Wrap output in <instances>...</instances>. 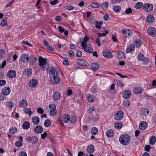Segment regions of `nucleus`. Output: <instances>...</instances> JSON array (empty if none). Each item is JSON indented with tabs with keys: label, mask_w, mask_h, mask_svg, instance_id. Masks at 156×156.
Wrapping results in <instances>:
<instances>
[{
	"label": "nucleus",
	"mask_w": 156,
	"mask_h": 156,
	"mask_svg": "<svg viewBox=\"0 0 156 156\" xmlns=\"http://www.w3.org/2000/svg\"><path fill=\"white\" fill-rule=\"evenodd\" d=\"M131 138L130 136L127 134L121 135L119 138V141L122 144L126 145L130 142Z\"/></svg>",
	"instance_id": "nucleus-1"
},
{
	"label": "nucleus",
	"mask_w": 156,
	"mask_h": 156,
	"mask_svg": "<svg viewBox=\"0 0 156 156\" xmlns=\"http://www.w3.org/2000/svg\"><path fill=\"white\" fill-rule=\"evenodd\" d=\"M47 110L49 112V115L51 116H54L56 115L57 113L56 110V106L55 104H51L49 105L48 108H47Z\"/></svg>",
	"instance_id": "nucleus-2"
},
{
	"label": "nucleus",
	"mask_w": 156,
	"mask_h": 156,
	"mask_svg": "<svg viewBox=\"0 0 156 156\" xmlns=\"http://www.w3.org/2000/svg\"><path fill=\"white\" fill-rule=\"evenodd\" d=\"M39 65L41 66H42V69L44 71L45 70H48V68H45L44 65L45 66H46V64L47 62V59L42 57L41 56L39 58Z\"/></svg>",
	"instance_id": "nucleus-3"
},
{
	"label": "nucleus",
	"mask_w": 156,
	"mask_h": 156,
	"mask_svg": "<svg viewBox=\"0 0 156 156\" xmlns=\"http://www.w3.org/2000/svg\"><path fill=\"white\" fill-rule=\"evenodd\" d=\"M60 79L57 75H54L50 79V82L52 84H57L60 81Z\"/></svg>",
	"instance_id": "nucleus-4"
},
{
	"label": "nucleus",
	"mask_w": 156,
	"mask_h": 156,
	"mask_svg": "<svg viewBox=\"0 0 156 156\" xmlns=\"http://www.w3.org/2000/svg\"><path fill=\"white\" fill-rule=\"evenodd\" d=\"M122 33L124 37H129L132 36V33L131 30L128 29L127 30L125 29H123L122 31Z\"/></svg>",
	"instance_id": "nucleus-5"
},
{
	"label": "nucleus",
	"mask_w": 156,
	"mask_h": 156,
	"mask_svg": "<svg viewBox=\"0 0 156 156\" xmlns=\"http://www.w3.org/2000/svg\"><path fill=\"white\" fill-rule=\"evenodd\" d=\"M123 116V112L122 111H117L114 115V118L115 120H119L121 119Z\"/></svg>",
	"instance_id": "nucleus-6"
},
{
	"label": "nucleus",
	"mask_w": 156,
	"mask_h": 156,
	"mask_svg": "<svg viewBox=\"0 0 156 156\" xmlns=\"http://www.w3.org/2000/svg\"><path fill=\"white\" fill-rule=\"evenodd\" d=\"M153 8V6L152 4L146 3L143 6V9L145 11L148 12L152 11Z\"/></svg>",
	"instance_id": "nucleus-7"
},
{
	"label": "nucleus",
	"mask_w": 156,
	"mask_h": 156,
	"mask_svg": "<svg viewBox=\"0 0 156 156\" xmlns=\"http://www.w3.org/2000/svg\"><path fill=\"white\" fill-rule=\"evenodd\" d=\"M83 49L89 53L93 52V50L91 44L85 45L82 46Z\"/></svg>",
	"instance_id": "nucleus-8"
},
{
	"label": "nucleus",
	"mask_w": 156,
	"mask_h": 156,
	"mask_svg": "<svg viewBox=\"0 0 156 156\" xmlns=\"http://www.w3.org/2000/svg\"><path fill=\"white\" fill-rule=\"evenodd\" d=\"M61 97V94L58 91L54 92L52 95L53 100L54 101H58L60 98Z\"/></svg>",
	"instance_id": "nucleus-9"
},
{
	"label": "nucleus",
	"mask_w": 156,
	"mask_h": 156,
	"mask_svg": "<svg viewBox=\"0 0 156 156\" xmlns=\"http://www.w3.org/2000/svg\"><path fill=\"white\" fill-rule=\"evenodd\" d=\"M147 33L149 35L154 37L156 34V30L155 28L151 27L147 29Z\"/></svg>",
	"instance_id": "nucleus-10"
},
{
	"label": "nucleus",
	"mask_w": 156,
	"mask_h": 156,
	"mask_svg": "<svg viewBox=\"0 0 156 156\" xmlns=\"http://www.w3.org/2000/svg\"><path fill=\"white\" fill-rule=\"evenodd\" d=\"M103 56L106 58H110L112 57V54L108 50H105L103 52Z\"/></svg>",
	"instance_id": "nucleus-11"
},
{
	"label": "nucleus",
	"mask_w": 156,
	"mask_h": 156,
	"mask_svg": "<svg viewBox=\"0 0 156 156\" xmlns=\"http://www.w3.org/2000/svg\"><path fill=\"white\" fill-rule=\"evenodd\" d=\"M38 83L37 81V79H33L31 80L29 83V86L32 88L36 87Z\"/></svg>",
	"instance_id": "nucleus-12"
},
{
	"label": "nucleus",
	"mask_w": 156,
	"mask_h": 156,
	"mask_svg": "<svg viewBox=\"0 0 156 156\" xmlns=\"http://www.w3.org/2000/svg\"><path fill=\"white\" fill-rule=\"evenodd\" d=\"M148 126L147 123L145 121H142L139 125V128L141 130H144Z\"/></svg>",
	"instance_id": "nucleus-13"
},
{
	"label": "nucleus",
	"mask_w": 156,
	"mask_h": 156,
	"mask_svg": "<svg viewBox=\"0 0 156 156\" xmlns=\"http://www.w3.org/2000/svg\"><path fill=\"white\" fill-rule=\"evenodd\" d=\"M2 91L3 94L4 95H7L10 94L11 90L9 87H5L2 89Z\"/></svg>",
	"instance_id": "nucleus-14"
},
{
	"label": "nucleus",
	"mask_w": 156,
	"mask_h": 156,
	"mask_svg": "<svg viewBox=\"0 0 156 156\" xmlns=\"http://www.w3.org/2000/svg\"><path fill=\"white\" fill-rule=\"evenodd\" d=\"M70 119V116L68 114H65L63 115L62 119L64 123L68 122Z\"/></svg>",
	"instance_id": "nucleus-15"
},
{
	"label": "nucleus",
	"mask_w": 156,
	"mask_h": 156,
	"mask_svg": "<svg viewBox=\"0 0 156 156\" xmlns=\"http://www.w3.org/2000/svg\"><path fill=\"white\" fill-rule=\"evenodd\" d=\"M16 73L14 70L9 71L7 73L8 76L10 78H13L16 77Z\"/></svg>",
	"instance_id": "nucleus-16"
},
{
	"label": "nucleus",
	"mask_w": 156,
	"mask_h": 156,
	"mask_svg": "<svg viewBox=\"0 0 156 156\" xmlns=\"http://www.w3.org/2000/svg\"><path fill=\"white\" fill-rule=\"evenodd\" d=\"M19 104L20 107H26L28 105V102L26 100L23 99L20 101Z\"/></svg>",
	"instance_id": "nucleus-17"
},
{
	"label": "nucleus",
	"mask_w": 156,
	"mask_h": 156,
	"mask_svg": "<svg viewBox=\"0 0 156 156\" xmlns=\"http://www.w3.org/2000/svg\"><path fill=\"white\" fill-rule=\"evenodd\" d=\"M135 48V47L134 45L130 44L127 48L126 52L127 53H131L134 51Z\"/></svg>",
	"instance_id": "nucleus-18"
},
{
	"label": "nucleus",
	"mask_w": 156,
	"mask_h": 156,
	"mask_svg": "<svg viewBox=\"0 0 156 156\" xmlns=\"http://www.w3.org/2000/svg\"><path fill=\"white\" fill-rule=\"evenodd\" d=\"M30 57L29 55L27 54L23 53L21 55V60L24 62L26 60L27 62L29 61L30 60Z\"/></svg>",
	"instance_id": "nucleus-19"
},
{
	"label": "nucleus",
	"mask_w": 156,
	"mask_h": 156,
	"mask_svg": "<svg viewBox=\"0 0 156 156\" xmlns=\"http://www.w3.org/2000/svg\"><path fill=\"white\" fill-rule=\"evenodd\" d=\"M27 140L32 143H35L38 141V138L36 136H29L27 138Z\"/></svg>",
	"instance_id": "nucleus-20"
},
{
	"label": "nucleus",
	"mask_w": 156,
	"mask_h": 156,
	"mask_svg": "<svg viewBox=\"0 0 156 156\" xmlns=\"http://www.w3.org/2000/svg\"><path fill=\"white\" fill-rule=\"evenodd\" d=\"M143 89L140 87H135L133 90V91L135 94H139L142 92Z\"/></svg>",
	"instance_id": "nucleus-21"
},
{
	"label": "nucleus",
	"mask_w": 156,
	"mask_h": 156,
	"mask_svg": "<svg viewBox=\"0 0 156 156\" xmlns=\"http://www.w3.org/2000/svg\"><path fill=\"white\" fill-rule=\"evenodd\" d=\"M131 94V92L129 90L124 91L122 93L123 97L124 99L128 98Z\"/></svg>",
	"instance_id": "nucleus-22"
},
{
	"label": "nucleus",
	"mask_w": 156,
	"mask_h": 156,
	"mask_svg": "<svg viewBox=\"0 0 156 156\" xmlns=\"http://www.w3.org/2000/svg\"><path fill=\"white\" fill-rule=\"evenodd\" d=\"M34 132L36 133H41L42 132L43 129L41 126L38 125L36 126L34 128Z\"/></svg>",
	"instance_id": "nucleus-23"
},
{
	"label": "nucleus",
	"mask_w": 156,
	"mask_h": 156,
	"mask_svg": "<svg viewBox=\"0 0 156 156\" xmlns=\"http://www.w3.org/2000/svg\"><path fill=\"white\" fill-rule=\"evenodd\" d=\"M94 147L93 144L89 145L87 147V151L89 153H93L94 151Z\"/></svg>",
	"instance_id": "nucleus-24"
},
{
	"label": "nucleus",
	"mask_w": 156,
	"mask_h": 156,
	"mask_svg": "<svg viewBox=\"0 0 156 156\" xmlns=\"http://www.w3.org/2000/svg\"><path fill=\"white\" fill-rule=\"evenodd\" d=\"M78 64L82 66H87L86 62L84 60L82 59H79L76 60Z\"/></svg>",
	"instance_id": "nucleus-25"
},
{
	"label": "nucleus",
	"mask_w": 156,
	"mask_h": 156,
	"mask_svg": "<svg viewBox=\"0 0 156 156\" xmlns=\"http://www.w3.org/2000/svg\"><path fill=\"white\" fill-rule=\"evenodd\" d=\"M147 20L149 23H152L154 21V17L152 15H149L147 17Z\"/></svg>",
	"instance_id": "nucleus-26"
},
{
	"label": "nucleus",
	"mask_w": 156,
	"mask_h": 156,
	"mask_svg": "<svg viewBox=\"0 0 156 156\" xmlns=\"http://www.w3.org/2000/svg\"><path fill=\"white\" fill-rule=\"evenodd\" d=\"M87 99L90 103H92L95 100V97L91 95L88 94L87 96Z\"/></svg>",
	"instance_id": "nucleus-27"
},
{
	"label": "nucleus",
	"mask_w": 156,
	"mask_h": 156,
	"mask_svg": "<svg viewBox=\"0 0 156 156\" xmlns=\"http://www.w3.org/2000/svg\"><path fill=\"white\" fill-rule=\"evenodd\" d=\"M37 57L34 56H31L30 60L29 62L30 64H34L37 61Z\"/></svg>",
	"instance_id": "nucleus-28"
},
{
	"label": "nucleus",
	"mask_w": 156,
	"mask_h": 156,
	"mask_svg": "<svg viewBox=\"0 0 156 156\" xmlns=\"http://www.w3.org/2000/svg\"><path fill=\"white\" fill-rule=\"evenodd\" d=\"M142 44V42L140 39H137L134 42V44L136 48L140 47Z\"/></svg>",
	"instance_id": "nucleus-29"
},
{
	"label": "nucleus",
	"mask_w": 156,
	"mask_h": 156,
	"mask_svg": "<svg viewBox=\"0 0 156 156\" xmlns=\"http://www.w3.org/2000/svg\"><path fill=\"white\" fill-rule=\"evenodd\" d=\"M30 127V124L28 121L24 122L22 125V127L23 129H28Z\"/></svg>",
	"instance_id": "nucleus-30"
},
{
	"label": "nucleus",
	"mask_w": 156,
	"mask_h": 156,
	"mask_svg": "<svg viewBox=\"0 0 156 156\" xmlns=\"http://www.w3.org/2000/svg\"><path fill=\"white\" fill-rule=\"evenodd\" d=\"M107 136L109 137H112L114 135V132L112 129L108 130L106 133Z\"/></svg>",
	"instance_id": "nucleus-31"
},
{
	"label": "nucleus",
	"mask_w": 156,
	"mask_h": 156,
	"mask_svg": "<svg viewBox=\"0 0 156 156\" xmlns=\"http://www.w3.org/2000/svg\"><path fill=\"white\" fill-rule=\"evenodd\" d=\"M32 121L34 124L37 125L39 122L40 119L38 116H34L32 118Z\"/></svg>",
	"instance_id": "nucleus-32"
},
{
	"label": "nucleus",
	"mask_w": 156,
	"mask_h": 156,
	"mask_svg": "<svg viewBox=\"0 0 156 156\" xmlns=\"http://www.w3.org/2000/svg\"><path fill=\"white\" fill-rule=\"evenodd\" d=\"M50 72L51 74L52 75H58V71L55 69V68H52L50 70Z\"/></svg>",
	"instance_id": "nucleus-33"
},
{
	"label": "nucleus",
	"mask_w": 156,
	"mask_h": 156,
	"mask_svg": "<svg viewBox=\"0 0 156 156\" xmlns=\"http://www.w3.org/2000/svg\"><path fill=\"white\" fill-rule=\"evenodd\" d=\"M114 126L116 129H119L122 127V123L120 122H118L115 123Z\"/></svg>",
	"instance_id": "nucleus-34"
},
{
	"label": "nucleus",
	"mask_w": 156,
	"mask_h": 156,
	"mask_svg": "<svg viewBox=\"0 0 156 156\" xmlns=\"http://www.w3.org/2000/svg\"><path fill=\"white\" fill-rule=\"evenodd\" d=\"M23 111L26 114H28L29 116L32 114V112L31 111L30 108H25L23 109Z\"/></svg>",
	"instance_id": "nucleus-35"
},
{
	"label": "nucleus",
	"mask_w": 156,
	"mask_h": 156,
	"mask_svg": "<svg viewBox=\"0 0 156 156\" xmlns=\"http://www.w3.org/2000/svg\"><path fill=\"white\" fill-rule=\"evenodd\" d=\"M89 40V37L85 35L83 38V41L81 43L82 46L86 45L87 42Z\"/></svg>",
	"instance_id": "nucleus-36"
},
{
	"label": "nucleus",
	"mask_w": 156,
	"mask_h": 156,
	"mask_svg": "<svg viewBox=\"0 0 156 156\" xmlns=\"http://www.w3.org/2000/svg\"><path fill=\"white\" fill-rule=\"evenodd\" d=\"M117 56L119 58L122 59H124L125 58L124 53L121 51L118 52Z\"/></svg>",
	"instance_id": "nucleus-37"
},
{
	"label": "nucleus",
	"mask_w": 156,
	"mask_h": 156,
	"mask_svg": "<svg viewBox=\"0 0 156 156\" xmlns=\"http://www.w3.org/2000/svg\"><path fill=\"white\" fill-rule=\"evenodd\" d=\"M89 120H92L93 121H96L99 119V116L98 115L96 114L94 116L92 117L91 118L90 117L89 118Z\"/></svg>",
	"instance_id": "nucleus-38"
},
{
	"label": "nucleus",
	"mask_w": 156,
	"mask_h": 156,
	"mask_svg": "<svg viewBox=\"0 0 156 156\" xmlns=\"http://www.w3.org/2000/svg\"><path fill=\"white\" fill-rule=\"evenodd\" d=\"M9 131L10 133L14 134L17 132V129L16 127H12L11 128L9 129Z\"/></svg>",
	"instance_id": "nucleus-39"
},
{
	"label": "nucleus",
	"mask_w": 156,
	"mask_h": 156,
	"mask_svg": "<svg viewBox=\"0 0 156 156\" xmlns=\"http://www.w3.org/2000/svg\"><path fill=\"white\" fill-rule=\"evenodd\" d=\"M156 142V137L154 136H152L149 140V143L151 145L154 144Z\"/></svg>",
	"instance_id": "nucleus-40"
},
{
	"label": "nucleus",
	"mask_w": 156,
	"mask_h": 156,
	"mask_svg": "<svg viewBox=\"0 0 156 156\" xmlns=\"http://www.w3.org/2000/svg\"><path fill=\"white\" fill-rule=\"evenodd\" d=\"M98 129L95 127L92 128L91 130V134L94 135H96L98 133Z\"/></svg>",
	"instance_id": "nucleus-41"
},
{
	"label": "nucleus",
	"mask_w": 156,
	"mask_h": 156,
	"mask_svg": "<svg viewBox=\"0 0 156 156\" xmlns=\"http://www.w3.org/2000/svg\"><path fill=\"white\" fill-rule=\"evenodd\" d=\"M7 23V18H5L3 19L0 23V25L2 27L6 26Z\"/></svg>",
	"instance_id": "nucleus-42"
},
{
	"label": "nucleus",
	"mask_w": 156,
	"mask_h": 156,
	"mask_svg": "<svg viewBox=\"0 0 156 156\" xmlns=\"http://www.w3.org/2000/svg\"><path fill=\"white\" fill-rule=\"evenodd\" d=\"M137 58L139 60L142 61L145 59V57L143 54L140 53L138 55Z\"/></svg>",
	"instance_id": "nucleus-43"
},
{
	"label": "nucleus",
	"mask_w": 156,
	"mask_h": 156,
	"mask_svg": "<svg viewBox=\"0 0 156 156\" xmlns=\"http://www.w3.org/2000/svg\"><path fill=\"white\" fill-rule=\"evenodd\" d=\"M99 67V65L97 63H93L91 65V68L94 70H97Z\"/></svg>",
	"instance_id": "nucleus-44"
},
{
	"label": "nucleus",
	"mask_w": 156,
	"mask_h": 156,
	"mask_svg": "<svg viewBox=\"0 0 156 156\" xmlns=\"http://www.w3.org/2000/svg\"><path fill=\"white\" fill-rule=\"evenodd\" d=\"M113 9L115 12H119L121 10V8L120 6L119 5H116L114 6L113 8Z\"/></svg>",
	"instance_id": "nucleus-45"
},
{
	"label": "nucleus",
	"mask_w": 156,
	"mask_h": 156,
	"mask_svg": "<svg viewBox=\"0 0 156 156\" xmlns=\"http://www.w3.org/2000/svg\"><path fill=\"white\" fill-rule=\"evenodd\" d=\"M51 124V122L50 120L47 119L46 120L44 123V126L46 127H49Z\"/></svg>",
	"instance_id": "nucleus-46"
},
{
	"label": "nucleus",
	"mask_w": 156,
	"mask_h": 156,
	"mask_svg": "<svg viewBox=\"0 0 156 156\" xmlns=\"http://www.w3.org/2000/svg\"><path fill=\"white\" fill-rule=\"evenodd\" d=\"M108 3L107 2L103 3L101 5V8L104 9L106 10L108 7Z\"/></svg>",
	"instance_id": "nucleus-47"
},
{
	"label": "nucleus",
	"mask_w": 156,
	"mask_h": 156,
	"mask_svg": "<svg viewBox=\"0 0 156 156\" xmlns=\"http://www.w3.org/2000/svg\"><path fill=\"white\" fill-rule=\"evenodd\" d=\"M143 5V4L142 2H138L136 4L135 7L136 9H140L142 7Z\"/></svg>",
	"instance_id": "nucleus-48"
},
{
	"label": "nucleus",
	"mask_w": 156,
	"mask_h": 156,
	"mask_svg": "<svg viewBox=\"0 0 156 156\" xmlns=\"http://www.w3.org/2000/svg\"><path fill=\"white\" fill-rule=\"evenodd\" d=\"M102 24L103 23L102 22L96 21L95 23V27L96 28L100 29Z\"/></svg>",
	"instance_id": "nucleus-49"
},
{
	"label": "nucleus",
	"mask_w": 156,
	"mask_h": 156,
	"mask_svg": "<svg viewBox=\"0 0 156 156\" xmlns=\"http://www.w3.org/2000/svg\"><path fill=\"white\" fill-rule=\"evenodd\" d=\"M70 122L72 123H75L77 120V117L76 116H73L70 119Z\"/></svg>",
	"instance_id": "nucleus-50"
},
{
	"label": "nucleus",
	"mask_w": 156,
	"mask_h": 156,
	"mask_svg": "<svg viewBox=\"0 0 156 156\" xmlns=\"http://www.w3.org/2000/svg\"><path fill=\"white\" fill-rule=\"evenodd\" d=\"M25 74L27 76L30 75L32 73V71L31 69H28L26 71Z\"/></svg>",
	"instance_id": "nucleus-51"
},
{
	"label": "nucleus",
	"mask_w": 156,
	"mask_h": 156,
	"mask_svg": "<svg viewBox=\"0 0 156 156\" xmlns=\"http://www.w3.org/2000/svg\"><path fill=\"white\" fill-rule=\"evenodd\" d=\"M91 6L94 8H98L100 6V4L98 3H93L91 4Z\"/></svg>",
	"instance_id": "nucleus-52"
},
{
	"label": "nucleus",
	"mask_w": 156,
	"mask_h": 156,
	"mask_svg": "<svg viewBox=\"0 0 156 156\" xmlns=\"http://www.w3.org/2000/svg\"><path fill=\"white\" fill-rule=\"evenodd\" d=\"M95 110L94 108V107L92 106L90 108L87 110V112L89 114H90L92 113Z\"/></svg>",
	"instance_id": "nucleus-53"
},
{
	"label": "nucleus",
	"mask_w": 156,
	"mask_h": 156,
	"mask_svg": "<svg viewBox=\"0 0 156 156\" xmlns=\"http://www.w3.org/2000/svg\"><path fill=\"white\" fill-rule=\"evenodd\" d=\"M5 51L3 50H0V58H2L5 55Z\"/></svg>",
	"instance_id": "nucleus-54"
},
{
	"label": "nucleus",
	"mask_w": 156,
	"mask_h": 156,
	"mask_svg": "<svg viewBox=\"0 0 156 156\" xmlns=\"http://www.w3.org/2000/svg\"><path fill=\"white\" fill-rule=\"evenodd\" d=\"M63 64L65 66H68L69 65V62L67 58H64L63 61Z\"/></svg>",
	"instance_id": "nucleus-55"
},
{
	"label": "nucleus",
	"mask_w": 156,
	"mask_h": 156,
	"mask_svg": "<svg viewBox=\"0 0 156 156\" xmlns=\"http://www.w3.org/2000/svg\"><path fill=\"white\" fill-rule=\"evenodd\" d=\"M6 106L9 108H12L13 106V103L11 101L8 102L6 103Z\"/></svg>",
	"instance_id": "nucleus-56"
},
{
	"label": "nucleus",
	"mask_w": 156,
	"mask_h": 156,
	"mask_svg": "<svg viewBox=\"0 0 156 156\" xmlns=\"http://www.w3.org/2000/svg\"><path fill=\"white\" fill-rule=\"evenodd\" d=\"M115 84L114 83L112 84L110 90L111 92H112L113 93V91H114L115 90Z\"/></svg>",
	"instance_id": "nucleus-57"
},
{
	"label": "nucleus",
	"mask_w": 156,
	"mask_h": 156,
	"mask_svg": "<svg viewBox=\"0 0 156 156\" xmlns=\"http://www.w3.org/2000/svg\"><path fill=\"white\" fill-rule=\"evenodd\" d=\"M69 57L71 58H73L74 57V55L75 54V53L72 51L69 50Z\"/></svg>",
	"instance_id": "nucleus-58"
},
{
	"label": "nucleus",
	"mask_w": 156,
	"mask_h": 156,
	"mask_svg": "<svg viewBox=\"0 0 156 156\" xmlns=\"http://www.w3.org/2000/svg\"><path fill=\"white\" fill-rule=\"evenodd\" d=\"M105 33H99L98 34V36L100 37L101 36H106L107 34L108 33V32L106 30H105Z\"/></svg>",
	"instance_id": "nucleus-59"
},
{
	"label": "nucleus",
	"mask_w": 156,
	"mask_h": 156,
	"mask_svg": "<svg viewBox=\"0 0 156 156\" xmlns=\"http://www.w3.org/2000/svg\"><path fill=\"white\" fill-rule=\"evenodd\" d=\"M130 105V102L128 101H126L123 103L124 106L128 107Z\"/></svg>",
	"instance_id": "nucleus-60"
},
{
	"label": "nucleus",
	"mask_w": 156,
	"mask_h": 156,
	"mask_svg": "<svg viewBox=\"0 0 156 156\" xmlns=\"http://www.w3.org/2000/svg\"><path fill=\"white\" fill-rule=\"evenodd\" d=\"M15 145L17 147H20L22 145V143L20 141H17Z\"/></svg>",
	"instance_id": "nucleus-61"
},
{
	"label": "nucleus",
	"mask_w": 156,
	"mask_h": 156,
	"mask_svg": "<svg viewBox=\"0 0 156 156\" xmlns=\"http://www.w3.org/2000/svg\"><path fill=\"white\" fill-rule=\"evenodd\" d=\"M65 9L69 10H71L73 9L74 7L71 5H67L65 7Z\"/></svg>",
	"instance_id": "nucleus-62"
},
{
	"label": "nucleus",
	"mask_w": 156,
	"mask_h": 156,
	"mask_svg": "<svg viewBox=\"0 0 156 156\" xmlns=\"http://www.w3.org/2000/svg\"><path fill=\"white\" fill-rule=\"evenodd\" d=\"M117 85L119 87H122L123 85L124 84L122 83V82L120 80H118L117 82Z\"/></svg>",
	"instance_id": "nucleus-63"
},
{
	"label": "nucleus",
	"mask_w": 156,
	"mask_h": 156,
	"mask_svg": "<svg viewBox=\"0 0 156 156\" xmlns=\"http://www.w3.org/2000/svg\"><path fill=\"white\" fill-rule=\"evenodd\" d=\"M37 112L40 114H42L44 113V110L41 108H39L37 109Z\"/></svg>",
	"instance_id": "nucleus-64"
}]
</instances>
